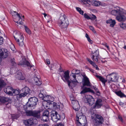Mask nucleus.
Masks as SVG:
<instances>
[{"label": "nucleus", "instance_id": "obj_40", "mask_svg": "<svg viewBox=\"0 0 126 126\" xmlns=\"http://www.w3.org/2000/svg\"><path fill=\"white\" fill-rule=\"evenodd\" d=\"M49 111H44V112L43 113V115L49 117Z\"/></svg>", "mask_w": 126, "mask_h": 126}, {"label": "nucleus", "instance_id": "obj_4", "mask_svg": "<svg viewBox=\"0 0 126 126\" xmlns=\"http://www.w3.org/2000/svg\"><path fill=\"white\" fill-rule=\"evenodd\" d=\"M38 101V99L35 97H30L28 101L26 104L23 106L24 110H32L34 109L36 105V102Z\"/></svg>", "mask_w": 126, "mask_h": 126}, {"label": "nucleus", "instance_id": "obj_29", "mask_svg": "<svg viewBox=\"0 0 126 126\" xmlns=\"http://www.w3.org/2000/svg\"><path fill=\"white\" fill-rule=\"evenodd\" d=\"M115 94L121 97H126V95H125L121 91L115 92Z\"/></svg>", "mask_w": 126, "mask_h": 126}, {"label": "nucleus", "instance_id": "obj_43", "mask_svg": "<svg viewBox=\"0 0 126 126\" xmlns=\"http://www.w3.org/2000/svg\"><path fill=\"white\" fill-rule=\"evenodd\" d=\"M84 17L87 19H90V17L86 13H85L84 14Z\"/></svg>", "mask_w": 126, "mask_h": 126}, {"label": "nucleus", "instance_id": "obj_6", "mask_svg": "<svg viewBox=\"0 0 126 126\" xmlns=\"http://www.w3.org/2000/svg\"><path fill=\"white\" fill-rule=\"evenodd\" d=\"M14 36L17 44L20 46H22L24 45V37L22 34L18 31H15L13 33Z\"/></svg>", "mask_w": 126, "mask_h": 126}, {"label": "nucleus", "instance_id": "obj_19", "mask_svg": "<svg viewBox=\"0 0 126 126\" xmlns=\"http://www.w3.org/2000/svg\"><path fill=\"white\" fill-rule=\"evenodd\" d=\"M14 89L10 86L7 87L4 89V90L5 93L10 95H13V92Z\"/></svg>", "mask_w": 126, "mask_h": 126}, {"label": "nucleus", "instance_id": "obj_47", "mask_svg": "<svg viewBox=\"0 0 126 126\" xmlns=\"http://www.w3.org/2000/svg\"><path fill=\"white\" fill-rule=\"evenodd\" d=\"M111 74H110L108 75L107 77V78L108 79V80L109 81H111Z\"/></svg>", "mask_w": 126, "mask_h": 126}, {"label": "nucleus", "instance_id": "obj_34", "mask_svg": "<svg viewBox=\"0 0 126 126\" xmlns=\"http://www.w3.org/2000/svg\"><path fill=\"white\" fill-rule=\"evenodd\" d=\"M5 85V83L3 79L0 80V91L2 87Z\"/></svg>", "mask_w": 126, "mask_h": 126}, {"label": "nucleus", "instance_id": "obj_55", "mask_svg": "<svg viewBox=\"0 0 126 126\" xmlns=\"http://www.w3.org/2000/svg\"><path fill=\"white\" fill-rule=\"evenodd\" d=\"M87 68L88 69V70H89L92 73H94V70L92 69L89 68V67H87Z\"/></svg>", "mask_w": 126, "mask_h": 126}, {"label": "nucleus", "instance_id": "obj_60", "mask_svg": "<svg viewBox=\"0 0 126 126\" xmlns=\"http://www.w3.org/2000/svg\"><path fill=\"white\" fill-rule=\"evenodd\" d=\"M95 68H96V70H99V68L97 66V65L96 66Z\"/></svg>", "mask_w": 126, "mask_h": 126}, {"label": "nucleus", "instance_id": "obj_45", "mask_svg": "<svg viewBox=\"0 0 126 126\" xmlns=\"http://www.w3.org/2000/svg\"><path fill=\"white\" fill-rule=\"evenodd\" d=\"M55 126H64V124L62 123H59L55 125Z\"/></svg>", "mask_w": 126, "mask_h": 126}, {"label": "nucleus", "instance_id": "obj_18", "mask_svg": "<svg viewBox=\"0 0 126 126\" xmlns=\"http://www.w3.org/2000/svg\"><path fill=\"white\" fill-rule=\"evenodd\" d=\"M16 77L20 80H23L25 79V77L22 74V71L20 70L16 72Z\"/></svg>", "mask_w": 126, "mask_h": 126}, {"label": "nucleus", "instance_id": "obj_8", "mask_svg": "<svg viewBox=\"0 0 126 126\" xmlns=\"http://www.w3.org/2000/svg\"><path fill=\"white\" fill-rule=\"evenodd\" d=\"M92 118L96 124L101 125L102 124L104 121V119L102 116L98 114H95L94 116L91 117Z\"/></svg>", "mask_w": 126, "mask_h": 126}, {"label": "nucleus", "instance_id": "obj_51", "mask_svg": "<svg viewBox=\"0 0 126 126\" xmlns=\"http://www.w3.org/2000/svg\"><path fill=\"white\" fill-rule=\"evenodd\" d=\"M94 88L96 91V92L97 93H99L98 89L96 87L94 86Z\"/></svg>", "mask_w": 126, "mask_h": 126}, {"label": "nucleus", "instance_id": "obj_52", "mask_svg": "<svg viewBox=\"0 0 126 126\" xmlns=\"http://www.w3.org/2000/svg\"><path fill=\"white\" fill-rule=\"evenodd\" d=\"M46 62L47 64L48 65H49L50 64V60L48 59H47L46 60Z\"/></svg>", "mask_w": 126, "mask_h": 126}, {"label": "nucleus", "instance_id": "obj_2", "mask_svg": "<svg viewBox=\"0 0 126 126\" xmlns=\"http://www.w3.org/2000/svg\"><path fill=\"white\" fill-rule=\"evenodd\" d=\"M112 15L116 16V19L119 22L123 21L126 19V17L124 15H126V10L120 7H117L111 12Z\"/></svg>", "mask_w": 126, "mask_h": 126}, {"label": "nucleus", "instance_id": "obj_30", "mask_svg": "<svg viewBox=\"0 0 126 126\" xmlns=\"http://www.w3.org/2000/svg\"><path fill=\"white\" fill-rule=\"evenodd\" d=\"M92 0H82V2H85V3H84V4L87 6H89L91 5Z\"/></svg>", "mask_w": 126, "mask_h": 126}, {"label": "nucleus", "instance_id": "obj_15", "mask_svg": "<svg viewBox=\"0 0 126 126\" xmlns=\"http://www.w3.org/2000/svg\"><path fill=\"white\" fill-rule=\"evenodd\" d=\"M11 14L13 16H15L16 15L17 16V18H18V21H16L14 18V21L15 22H16L19 25H22L23 24V23L22 21V19L21 17L19 14H18L17 12L16 11H11Z\"/></svg>", "mask_w": 126, "mask_h": 126}, {"label": "nucleus", "instance_id": "obj_24", "mask_svg": "<svg viewBox=\"0 0 126 126\" xmlns=\"http://www.w3.org/2000/svg\"><path fill=\"white\" fill-rule=\"evenodd\" d=\"M107 24H110V26L111 27H113L116 23V22L115 20H112L111 19H110L106 21Z\"/></svg>", "mask_w": 126, "mask_h": 126}, {"label": "nucleus", "instance_id": "obj_16", "mask_svg": "<svg viewBox=\"0 0 126 126\" xmlns=\"http://www.w3.org/2000/svg\"><path fill=\"white\" fill-rule=\"evenodd\" d=\"M35 120H36L34 118H31L24 121V123L26 126H31L35 124Z\"/></svg>", "mask_w": 126, "mask_h": 126}, {"label": "nucleus", "instance_id": "obj_63", "mask_svg": "<svg viewBox=\"0 0 126 126\" xmlns=\"http://www.w3.org/2000/svg\"><path fill=\"white\" fill-rule=\"evenodd\" d=\"M122 82L123 83L125 82V80L124 78L122 79Z\"/></svg>", "mask_w": 126, "mask_h": 126}, {"label": "nucleus", "instance_id": "obj_39", "mask_svg": "<svg viewBox=\"0 0 126 126\" xmlns=\"http://www.w3.org/2000/svg\"><path fill=\"white\" fill-rule=\"evenodd\" d=\"M72 70H74V71L75 74L76 75H79L80 73V71L77 69H73Z\"/></svg>", "mask_w": 126, "mask_h": 126}, {"label": "nucleus", "instance_id": "obj_11", "mask_svg": "<svg viewBox=\"0 0 126 126\" xmlns=\"http://www.w3.org/2000/svg\"><path fill=\"white\" fill-rule=\"evenodd\" d=\"M76 126H85L87 124V120L85 118L82 117L77 120L76 122Z\"/></svg>", "mask_w": 126, "mask_h": 126}, {"label": "nucleus", "instance_id": "obj_50", "mask_svg": "<svg viewBox=\"0 0 126 126\" xmlns=\"http://www.w3.org/2000/svg\"><path fill=\"white\" fill-rule=\"evenodd\" d=\"M39 79L37 77H35L34 78V80L35 81V82H37L38 80Z\"/></svg>", "mask_w": 126, "mask_h": 126}, {"label": "nucleus", "instance_id": "obj_64", "mask_svg": "<svg viewBox=\"0 0 126 126\" xmlns=\"http://www.w3.org/2000/svg\"><path fill=\"white\" fill-rule=\"evenodd\" d=\"M43 14L44 15V16L45 17V18H46V17L47 16V15L46 14V13H44V14Z\"/></svg>", "mask_w": 126, "mask_h": 126}, {"label": "nucleus", "instance_id": "obj_17", "mask_svg": "<svg viewBox=\"0 0 126 126\" xmlns=\"http://www.w3.org/2000/svg\"><path fill=\"white\" fill-rule=\"evenodd\" d=\"M8 55L7 50L2 48L0 49V56L2 58H5Z\"/></svg>", "mask_w": 126, "mask_h": 126}, {"label": "nucleus", "instance_id": "obj_36", "mask_svg": "<svg viewBox=\"0 0 126 126\" xmlns=\"http://www.w3.org/2000/svg\"><path fill=\"white\" fill-rule=\"evenodd\" d=\"M45 96V94L43 92V90L41 91L40 93L39 94V96L40 98L43 97V99L46 97L44 96Z\"/></svg>", "mask_w": 126, "mask_h": 126}, {"label": "nucleus", "instance_id": "obj_35", "mask_svg": "<svg viewBox=\"0 0 126 126\" xmlns=\"http://www.w3.org/2000/svg\"><path fill=\"white\" fill-rule=\"evenodd\" d=\"M78 112L77 113V116L78 117V119L80 118L79 117L80 116H82L83 115V113L81 112V111H77Z\"/></svg>", "mask_w": 126, "mask_h": 126}, {"label": "nucleus", "instance_id": "obj_25", "mask_svg": "<svg viewBox=\"0 0 126 126\" xmlns=\"http://www.w3.org/2000/svg\"><path fill=\"white\" fill-rule=\"evenodd\" d=\"M10 99L8 97H6L0 96V101L2 103H4L6 102H10Z\"/></svg>", "mask_w": 126, "mask_h": 126}, {"label": "nucleus", "instance_id": "obj_20", "mask_svg": "<svg viewBox=\"0 0 126 126\" xmlns=\"http://www.w3.org/2000/svg\"><path fill=\"white\" fill-rule=\"evenodd\" d=\"M71 100H72V103L73 105V109L75 110H79V106L78 101L76 100L75 101L74 99Z\"/></svg>", "mask_w": 126, "mask_h": 126}, {"label": "nucleus", "instance_id": "obj_13", "mask_svg": "<svg viewBox=\"0 0 126 126\" xmlns=\"http://www.w3.org/2000/svg\"><path fill=\"white\" fill-rule=\"evenodd\" d=\"M21 91L22 93L18 95V97L19 98H21L26 96L27 94L30 93V90L28 87L25 86L22 88Z\"/></svg>", "mask_w": 126, "mask_h": 126}, {"label": "nucleus", "instance_id": "obj_59", "mask_svg": "<svg viewBox=\"0 0 126 126\" xmlns=\"http://www.w3.org/2000/svg\"><path fill=\"white\" fill-rule=\"evenodd\" d=\"M87 40H88V41L89 42L92 43V41L91 40V39L90 38H88V39H87Z\"/></svg>", "mask_w": 126, "mask_h": 126}, {"label": "nucleus", "instance_id": "obj_53", "mask_svg": "<svg viewBox=\"0 0 126 126\" xmlns=\"http://www.w3.org/2000/svg\"><path fill=\"white\" fill-rule=\"evenodd\" d=\"M118 118L120 119V121L122 122H123V120L122 119V118L121 116L120 115H119L118 116Z\"/></svg>", "mask_w": 126, "mask_h": 126}, {"label": "nucleus", "instance_id": "obj_54", "mask_svg": "<svg viewBox=\"0 0 126 126\" xmlns=\"http://www.w3.org/2000/svg\"><path fill=\"white\" fill-rule=\"evenodd\" d=\"M76 9L77 11H78L79 12L81 10L80 8L78 7H76Z\"/></svg>", "mask_w": 126, "mask_h": 126}, {"label": "nucleus", "instance_id": "obj_14", "mask_svg": "<svg viewBox=\"0 0 126 126\" xmlns=\"http://www.w3.org/2000/svg\"><path fill=\"white\" fill-rule=\"evenodd\" d=\"M63 75H61V77L62 79L64 81L65 80L68 83V85L69 86H70V83H71L70 81V80H69V71L67 70L63 74Z\"/></svg>", "mask_w": 126, "mask_h": 126}, {"label": "nucleus", "instance_id": "obj_57", "mask_svg": "<svg viewBox=\"0 0 126 126\" xmlns=\"http://www.w3.org/2000/svg\"><path fill=\"white\" fill-rule=\"evenodd\" d=\"M79 13H80V14L82 15H83V13H84V12H83V11L82 10H81L79 12Z\"/></svg>", "mask_w": 126, "mask_h": 126}, {"label": "nucleus", "instance_id": "obj_1", "mask_svg": "<svg viewBox=\"0 0 126 126\" xmlns=\"http://www.w3.org/2000/svg\"><path fill=\"white\" fill-rule=\"evenodd\" d=\"M44 101L43 102V106L45 109L58 110H60L62 109L63 107V104L57 105L55 103H52L54 100V98L50 96H47L43 99Z\"/></svg>", "mask_w": 126, "mask_h": 126}, {"label": "nucleus", "instance_id": "obj_32", "mask_svg": "<svg viewBox=\"0 0 126 126\" xmlns=\"http://www.w3.org/2000/svg\"><path fill=\"white\" fill-rule=\"evenodd\" d=\"M20 113H18L13 114L12 115V117L13 119H17L20 116Z\"/></svg>", "mask_w": 126, "mask_h": 126}, {"label": "nucleus", "instance_id": "obj_12", "mask_svg": "<svg viewBox=\"0 0 126 126\" xmlns=\"http://www.w3.org/2000/svg\"><path fill=\"white\" fill-rule=\"evenodd\" d=\"M84 102L85 103H88L90 105H92L94 103V99L90 95H86L84 97Z\"/></svg>", "mask_w": 126, "mask_h": 126}, {"label": "nucleus", "instance_id": "obj_41", "mask_svg": "<svg viewBox=\"0 0 126 126\" xmlns=\"http://www.w3.org/2000/svg\"><path fill=\"white\" fill-rule=\"evenodd\" d=\"M25 28L26 32L29 34H31V32L30 30L26 26H25Z\"/></svg>", "mask_w": 126, "mask_h": 126}, {"label": "nucleus", "instance_id": "obj_9", "mask_svg": "<svg viewBox=\"0 0 126 126\" xmlns=\"http://www.w3.org/2000/svg\"><path fill=\"white\" fill-rule=\"evenodd\" d=\"M74 70H72L71 73L70 74L69 77V79L71 80L70 81L71 82L70 83V86H75V83H78L79 82L77 80V78H76V75L75 74Z\"/></svg>", "mask_w": 126, "mask_h": 126}, {"label": "nucleus", "instance_id": "obj_44", "mask_svg": "<svg viewBox=\"0 0 126 126\" xmlns=\"http://www.w3.org/2000/svg\"><path fill=\"white\" fill-rule=\"evenodd\" d=\"M96 18V16L92 14V16L90 17V19L91 20H94Z\"/></svg>", "mask_w": 126, "mask_h": 126}, {"label": "nucleus", "instance_id": "obj_38", "mask_svg": "<svg viewBox=\"0 0 126 126\" xmlns=\"http://www.w3.org/2000/svg\"><path fill=\"white\" fill-rule=\"evenodd\" d=\"M120 27L122 29H125L126 28V23H121L119 24Z\"/></svg>", "mask_w": 126, "mask_h": 126}, {"label": "nucleus", "instance_id": "obj_27", "mask_svg": "<svg viewBox=\"0 0 126 126\" xmlns=\"http://www.w3.org/2000/svg\"><path fill=\"white\" fill-rule=\"evenodd\" d=\"M96 76L97 78L99 79V80L101 81L104 85H105V83L107 81V80L106 79L102 76H100L96 75Z\"/></svg>", "mask_w": 126, "mask_h": 126}, {"label": "nucleus", "instance_id": "obj_28", "mask_svg": "<svg viewBox=\"0 0 126 126\" xmlns=\"http://www.w3.org/2000/svg\"><path fill=\"white\" fill-rule=\"evenodd\" d=\"M22 93L21 91L20 90H14L13 92V95H17V97H18V95L20 94V93Z\"/></svg>", "mask_w": 126, "mask_h": 126}, {"label": "nucleus", "instance_id": "obj_58", "mask_svg": "<svg viewBox=\"0 0 126 126\" xmlns=\"http://www.w3.org/2000/svg\"><path fill=\"white\" fill-rule=\"evenodd\" d=\"M85 36H86V37L87 38V39H88V38H90L89 36L87 33L86 34Z\"/></svg>", "mask_w": 126, "mask_h": 126}, {"label": "nucleus", "instance_id": "obj_10", "mask_svg": "<svg viewBox=\"0 0 126 126\" xmlns=\"http://www.w3.org/2000/svg\"><path fill=\"white\" fill-rule=\"evenodd\" d=\"M53 112L51 114V119L54 122H57L58 120H60L61 116L58 114V112L55 111H52Z\"/></svg>", "mask_w": 126, "mask_h": 126}, {"label": "nucleus", "instance_id": "obj_5", "mask_svg": "<svg viewBox=\"0 0 126 126\" xmlns=\"http://www.w3.org/2000/svg\"><path fill=\"white\" fill-rule=\"evenodd\" d=\"M69 24L68 19L65 15L60 16L58 21V24L61 28L66 29Z\"/></svg>", "mask_w": 126, "mask_h": 126}, {"label": "nucleus", "instance_id": "obj_3", "mask_svg": "<svg viewBox=\"0 0 126 126\" xmlns=\"http://www.w3.org/2000/svg\"><path fill=\"white\" fill-rule=\"evenodd\" d=\"M83 78L82 80V86H81L82 91H81L80 94H83L85 93L90 92L94 93V92L89 88H87L85 86L90 87L91 86V84L89 79L85 75H82Z\"/></svg>", "mask_w": 126, "mask_h": 126}, {"label": "nucleus", "instance_id": "obj_31", "mask_svg": "<svg viewBox=\"0 0 126 126\" xmlns=\"http://www.w3.org/2000/svg\"><path fill=\"white\" fill-rule=\"evenodd\" d=\"M91 5L97 6L100 4V2L99 1H97L94 0H92Z\"/></svg>", "mask_w": 126, "mask_h": 126}, {"label": "nucleus", "instance_id": "obj_56", "mask_svg": "<svg viewBox=\"0 0 126 126\" xmlns=\"http://www.w3.org/2000/svg\"><path fill=\"white\" fill-rule=\"evenodd\" d=\"M38 126H49L46 124H40Z\"/></svg>", "mask_w": 126, "mask_h": 126}, {"label": "nucleus", "instance_id": "obj_7", "mask_svg": "<svg viewBox=\"0 0 126 126\" xmlns=\"http://www.w3.org/2000/svg\"><path fill=\"white\" fill-rule=\"evenodd\" d=\"M25 113L22 111H20L22 114H25V115L29 116H33L37 118H39L40 116V112H37L36 111H25Z\"/></svg>", "mask_w": 126, "mask_h": 126}, {"label": "nucleus", "instance_id": "obj_23", "mask_svg": "<svg viewBox=\"0 0 126 126\" xmlns=\"http://www.w3.org/2000/svg\"><path fill=\"white\" fill-rule=\"evenodd\" d=\"M102 100L101 99H97L96 101L95 105L93 108L96 109L100 108L102 105Z\"/></svg>", "mask_w": 126, "mask_h": 126}, {"label": "nucleus", "instance_id": "obj_48", "mask_svg": "<svg viewBox=\"0 0 126 126\" xmlns=\"http://www.w3.org/2000/svg\"><path fill=\"white\" fill-rule=\"evenodd\" d=\"M3 39L2 37L0 36V45H1L3 43Z\"/></svg>", "mask_w": 126, "mask_h": 126}, {"label": "nucleus", "instance_id": "obj_22", "mask_svg": "<svg viewBox=\"0 0 126 126\" xmlns=\"http://www.w3.org/2000/svg\"><path fill=\"white\" fill-rule=\"evenodd\" d=\"M99 51L97 50H96L95 52L93 53L94 55H92L91 58L92 59L93 61H95L97 62L98 60V56L99 55Z\"/></svg>", "mask_w": 126, "mask_h": 126}, {"label": "nucleus", "instance_id": "obj_21", "mask_svg": "<svg viewBox=\"0 0 126 126\" xmlns=\"http://www.w3.org/2000/svg\"><path fill=\"white\" fill-rule=\"evenodd\" d=\"M19 64L23 66H27L30 67V68H31L33 66L31 65L28 61L26 60L20 62Z\"/></svg>", "mask_w": 126, "mask_h": 126}, {"label": "nucleus", "instance_id": "obj_62", "mask_svg": "<svg viewBox=\"0 0 126 126\" xmlns=\"http://www.w3.org/2000/svg\"><path fill=\"white\" fill-rule=\"evenodd\" d=\"M101 61L103 63H104L105 62H107V61H105V60L103 61V60H101Z\"/></svg>", "mask_w": 126, "mask_h": 126}, {"label": "nucleus", "instance_id": "obj_26", "mask_svg": "<svg viewBox=\"0 0 126 126\" xmlns=\"http://www.w3.org/2000/svg\"><path fill=\"white\" fill-rule=\"evenodd\" d=\"M111 81L115 82L117 81L118 79V78L116 75L114 73H112L111 74Z\"/></svg>", "mask_w": 126, "mask_h": 126}, {"label": "nucleus", "instance_id": "obj_49", "mask_svg": "<svg viewBox=\"0 0 126 126\" xmlns=\"http://www.w3.org/2000/svg\"><path fill=\"white\" fill-rule=\"evenodd\" d=\"M35 83L36 85H40L41 84V82L39 80Z\"/></svg>", "mask_w": 126, "mask_h": 126}, {"label": "nucleus", "instance_id": "obj_46", "mask_svg": "<svg viewBox=\"0 0 126 126\" xmlns=\"http://www.w3.org/2000/svg\"><path fill=\"white\" fill-rule=\"evenodd\" d=\"M89 27L90 29L92 30L93 32H95V31L94 29L93 26H89Z\"/></svg>", "mask_w": 126, "mask_h": 126}, {"label": "nucleus", "instance_id": "obj_37", "mask_svg": "<svg viewBox=\"0 0 126 126\" xmlns=\"http://www.w3.org/2000/svg\"><path fill=\"white\" fill-rule=\"evenodd\" d=\"M49 119L48 116H46L43 115L42 117V120L43 121L46 122Z\"/></svg>", "mask_w": 126, "mask_h": 126}, {"label": "nucleus", "instance_id": "obj_33", "mask_svg": "<svg viewBox=\"0 0 126 126\" xmlns=\"http://www.w3.org/2000/svg\"><path fill=\"white\" fill-rule=\"evenodd\" d=\"M86 60L90 63L94 67H95L97 65L95 63L92 61L90 59H89L88 58H87Z\"/></svg>", "mask_w": 126, "mask_h": 126}, {"label": "nucleus", "instance_id": "obj_61", "mask_svg": "<svg viewBox=\"0 0 126 126\" xmlns=\"http://www.w3.org/2000/svg\"><path fill=\"white\" fill-rule=\"evenodd\" d=\"M59 70L61 72H62V71H63L61 67L59 69Z\"/></svg>", "mask_w": 126, "mask_h": 126}, {"label": "nucleus", "instance_id": "obj_42", "mask_svg": "<svg viewBox=\"0 0 126 126\" xmlns=\"http://www.w3.org/2000/svg\"><path fill=\"white\" fill-rule=\"evenodd\" d=\"M11 62L13 66L15 65L16 63L15 61V59L14 58H12L11 59Z\"/></svg>", "mask_w": 126, "mask_h": 126}]
</instances>
